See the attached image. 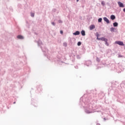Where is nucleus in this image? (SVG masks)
Here are the masks:
<instances>
[{"instance_id": "f257e3e1", "label": "nucleus", "mask_w": 125, "mask_h": 125, "mask_svg": "<svg viewBox=\"0 0 125 125\" xmlns=\"http://www.w3.org/2000/svg\"><path fill=\"white\" fill-rule=\"evenodd\" d=\"M97 96V92L96 89L90 90L87 94L80 98L79 105L80 107L84 108V112L85 114H89L95 112H100V111H94L93 106L91 104V101L95 100Z\"/></svg>"}, {"instance_id": "f03ea898", "label": "nucleus", "mask_w": 125, "mask_h": 125, "mask_svg": "<svg viewBox=\"0 0 125 125\" xmlns=\"http://www.w3.org/2000/svg\"><path fill=\"white\" fill-rule=\"evenodd\" d=\"M37 42L38 46H40L42 51L44 52V55H45V56H46V54H45V53H46V52L48 51V50L47 49V48H46V47H44V48H42V45H43V44H42V41H41L40 40H39Z\"/></svg>"}, {"instance_id": "7ed1b4c3", "label": "nucleus", "mask_w": 125, "mask_h": 125, "mask_svg": "<svg viewBox=\"0 0 125 125\" xmlns=\"http://www.w3.org/2000/svg\"><path fill=\"white\" fill-rule=\"evenodd\" d=\"M119 85H120V83H119V82L116 81L113 82L111 83V87H117Z\"/></svg>"}, {"instance_id": "20e7f679", "label": "nucleus", "mask_w": 125, "mask_h": 125, "mask_svg": "<svg viewBox=\"0 0 125 125\" xmlns=\"http://www.w3.org/2000/svg\"><path fill=\"white\" fill-rule=\"evenodd\" d=\"M115 43H116V44H119V45H121V46H125V44L122 41H116Z\"/></svg>"}, {"instance_id": "39448f33", "label": "nucleus", "mask_w": 125, "mask_h": 125, "mask_svg": "<svg viewBox=\"0 0 125 125\" xmlns=\"http://www.w3.org/2000/svg\"><path fill=\"white\" fill-rule=\"evenodd\" d=\"M84 64L86 65L87 67H89L91 65V61L90 60L85 61Z\"/></svg>"}, {"instance_id": "423d86ee", "label": "nucleus", "mask_w": 125, "mask_h": 125, "mask_svg": "<svg viewBox=\"0 0 125 125\" xmlns=\"http://www.w3.org/2000/svg\"><path fill=\"white\" fill-rule=\"evenodd\" d=\"M103 20L104 21V22H106V23H107V24H110V21L109 20V19H108V18H107V17H104Z\"/></svg>"}, {"instance_id": "0eeeda50", "label": "nucleus", "mask_w": 125, "mask_h": 125, "mask_svg": "<svg viewBox=\"0 0 125 125\" xmlns=\"http://www.w3.org/2000/svg\"><path fill=\"white\" fill-rule=\"evenodd\" d=\"M97 40L98 41H102V42H105L106 41L107 39V38H105L104 37H102V38H97Z\"/></svg>"}, {"instance_id": "6e6552de", "label": "nucleus", "mask_w": 125, "mask_h": 125, "mask_svg": "<svg viewBox=\"0 0 125 125\" xmlns=\"http://www.w3.org/2000/svg\"><path fill=\"white\" fill-rule=\"evenodd\" d=\"M85 53V49H84V47H83L82 49L80 51V54L82 55V54H84Z\"/></svg>"}, {"instance_id": "1a4fd4ad", "label": "nucleus", "mask_w": 125, "mask_h": 125, "mask_svg": "<svg viewBox=\"0 0 125 125\" xmlns=\"http://www.w3.org/2000/svg\"><path fill=\"white\" fill-rule=\"evenodd\" d=\"M118 4L119 7H125V5L124 4V3H123V2L121 1L118 2Z\"/></svg>"}, {"instance_id": "9d476101", "label": "nucleus", "mask_w": 125, "mask_h": 125, "mask_svg": "<svg viewBox=\"0 0 125 125\" xmlns=\"http://www.w3.org/2000/svg\"><path fill=\"white\" fill-rule=\"evenodd\" d=\"M17 39L18 40H24V37L21 35H19L17 36Z\"/></svg>"}, {"instance_id": "9b49d317", "label": "nucleus", "mask_w": 125, "mask_h": 125, "mask_svg": "<svg viewBox=\"0 0 125 125\" xmlns=\"http://www.w3.org/2000/svg\"><path fill=\"white\" fill-rule=\"evenodd\" d=\"M81 34V32L79 31H76L75 32L73 33L74 36H79Z\"/></svg>"}, {"instance_id": "f8f14e48", "label": "nucleus", "mask_w": 125, "mask_h": 125, "mask_svg": "<svg viewBox=\"0 0 125 125\" xmlns=\"http://www.w3.org/2000/svg\"><path fill=\"white\" fill-rule=\"evenodd\" d=\"M89 29H90V31H92V30H93V29H95V25L94 24H91L89 26Z\"/></svg>"}, {"instance_id": "ddd939ff", "label": "nucleus", "mask_w": 125, "mask_h": 125, "mask_svg": "<svg viewBox=\"0 0 125 125\" xmlns=\"http://www.w3.org/2000/svg\"><path fill=\"white\" fill-rule=\"evenodd\" d=\"M120 86L124 87L125 89V81H124L121 83H120Z\"/></svg>"}, {"instance_id": "4468645a", "label": "nucleus", "mask_w": 125, "mask_h": 125, "mask_svg": "<svg viewBox=\"0 0 125 125\" xmlns=\"http://www.w3.org/2000/svg\"><path fill=\"white\" fill-rule=\"evenodd\" d=\"M68 40H69V42L70 43H71V44H73V43H74V42H73V41H74V39H72L71 38H69L68 39Z\"/></svg>"}, {"instance_id": "2eb2a0df", "label": "nucleus", "mask_w": 125, "mask_h": 125, "mask_svg": "<svg viewBox=\"0 0 125 125\" xmlns=\"http://www.w3.org/2000/svg\"><path fill=\"white\" fill-rule=\"evenodd\" d=\"M81 34L82 36L84 37V36H85V31H84V30H82L81 32Z\"/></svg>"}, {"instance_id": "dca6fc26", "label": "nucleus", "mask_w": 125, "mask_h": 125, "mask_svg": "<svg viewBox=\"0 0 125 125\" xmlns=\"http://www.w3.org/2000/svg\"><path fill=\"white\" fill-rule=\"evenodd\" d=\"M115 31H116V28L115 27L110 28V32H111V33H115Z\"/></svg>"}, {"instance_id": "f3484780", "label": "nucleus", "mask_w": 125, "mask_h": 125, "mask_svg": "<svg viewBox=\"0 0 125 125\" xmlns=\"http://www.w3.org/2000/svg\"><path fill=\"white\" fill-rule=\"evenodd\" d=\"M110 19L111 20H115L116 19V16L114 15H112L110 16Z\"/></svg>"}, {"instance_id": "a211bd4d", "label": "nucleus", "mask_w": 125, "mask_h": 125, "mask_svg": "<svg viewBox=\"0 0 125 125\" xmlns=\"http://www.w3.org/2000/svg\"><path fill=\"white\" fill-rule=\"evenodd\" d=\"M112 70L113 71H115V70H117V66H116V65L115 64H112Z\"/></svg>"}, {"instance_id": "6ab92c4d", "label": "nucleus", "mask_w": 125, "mask_h": 125, "mask_svg": "<svg viewBox=\"0 0 125 125\" xmlns=\"http://www.w3.org/2000/svg\"><path fill=\"white\" fill-rule=\"evenodd\" d=\"M57 62V63L60 64V65H61V64H62V63H64V62H63V61H61V60H60V59L58 60Z\"/></svg>"}, {"instance_id": "aec40b11", "label": "nucleus", "mask_w": 125, "mask_h": 125, "mask_svg": "<svg viewBox=\"0 0 125 125\" xmlns=\"http://www.w3.org/2000/svg\"><path fill=\"white\" fill-rule=\"evenodd\" d=\"M113 27H118L119 26V23H118L116 21L113 22Z\"/></svg>"}, {"instance_id": "412c9836", "label": "nucleus", "mask_w": 125, "mask_h": 125, "mask_svg": "<svg viewBox=\"0 0 125 125\" xmlns=\"http://www.w3.org/2000/svg\"><path fill=\"white\" fill-rule=\"evenodd\" d=\"M34 100H35L34 99H32L31 100V104H32V105H33V106H34V107H37V105L35 104Z\"/></svg>"}, {"instance_id": "4be33fe9", "label": "nucleus", "mask_w": 125, "mask_h": 125, "mask_svg": "<svg viewBox=\"0 0 125 125\" xmlns=\"http://www.w3.org/2000/svg\"><path fill=\"white\" fill-rule=\"evenodd\" d=\"M104 42L105 45H106V46H109V43H108V39Z\"/></svg>"}, {"instance_id": "5701e85b", "label": "nucleus", "mask_w": 125, "mask_h": 125, "mask_svg": "<svg viewBox=\"0 0 125 125\" xmlns=\"http://www.w3.org/2000/svg\"><path fill=\"white\" fill-rule=\"evenodd\" d=\"M98 21L99 23H101L102 22V18H100L98 20Z\"/></svg>"}, {"instance_id": "b1692460", "label": "nucleus", "mask_w": 125, "mask_h": 125, "mask_svg": "<svg viewBox=\"0 0 125 125\" xmlns=\"http://www.w3.org/2000/svg\"><path fill=\"white\" fill-rule=\"evenodd\" d=\"M96 60L97 62H98L99 63V62H100L101 60L99 58L97 57Z\"/></svg>"}, {"instance_id": "393cba45", "label": "nucleus", "mask_w": 125, "mask_h": 125, "mask_svg": "<svg viewBox=\"0 0 125 125\" xmlns=\"http://www.w3.org/2000/svg\"><path fill=\"white\" fill-rule=\"evenodd\" d=\"M95 36H96V37H97V39H98V38H99V37L100 36L99 33L98 32H96Z\"/></svg>"}, {"instance_id": "a878e982", "label": "nucleus", "mask_w": 125, "mask_h": 125, "mask_svg": "<svg viewBox=\"0 0 125 125\" xmlns=\"http://www.w3.org/2000/svg\"><path fill=\"white\" fill-rule=\"evenodd\" d=\"M101 4H102L103 6H105V5H106V4H105V3H104V1H101Z\"/></svg>"}, {"instance_id": "bb28decb", "label": "nucleus", "mask_w": 125, "mask_h": 125, "mask_svg": "<svg viewBox=\"0 0 125 125\" xmlns=\"http://www.w3.org/2000/svg\"><path fill=\"white\" fill-rule=\"evenodd\" d=\"M81 44H82V42H78V43H77V45H78V46H81Z\"/></svg>"}, {"instance_id": "cd10ccee", "label": "nucleus", "mask_w": 125, "mask_h": 125, "mask_svg": "<svg viewBox=\"0 0 125 125\" xmlns=\"http://www.w3.org/2000/svg\"><path fill=\"white\" fill-rule=\"evenodd\" d=\"M31 17H35V13H31Z\"/></svg>"}, {"instance_id": "c85d7f7f", "label": "nucleus", "mask_w": 125, "mask_h": 125, "mask_svg": "<svg viewBox=\"0 0 125 125\" xmlns=\"http://www.w3.org/2000/svg\"><path fill=\"white\" fill-rule=\"evenodd\" d=\"M37 90H38V91H39L40 93H41V92H42V89H37Z\"/></svg>"}, {"instance_id": "c756f323", "label": "nucleus", "mask_w": 125, "mask_h": 125, "mask_svg": "<svg viewBox=\"0 0 125 125\" xmlns=\"http://www.w3.org/2000/svg\"><path fill=\"white\" fill-rule=\"evenodd\" d=\"M58 23H63V21H62L61 20H59L58 21Z\"/></svg>"}, {"instance_id": "7c9ffc66", "label": "nucleus", "mask_w": 125, "mask_h": 125, "mask_svg": "<svg viewBox=\"0 0 125 125\" xmlns=\"http://www.w3.org/2000/svg\"><path fill=\"white\" fill-rule=\"evenodd\" d=\"M63 46L66 47L67 46V43L66 42H64L63 43Z\"/></svg>"}, {"instance_id": "2f4dec72", "label": "nucleus", "mask_w": 125, "mask_h": 125, "mask_svg": "<svg viewBox=\"0 0 125 125\" xmlns=\"http://www.w3.org/2000/svg\"><path fill=\"white\" fill-rule=\"evenodd\" d=\"M51 24H52L53 26H55V22H51Z\"/></svg>"}, {"instance_id": "473e14b6", "label": "nucleus", "mask_w": 125, "mask_h": 125, "mask_svg": "<svg viewBox=\"0 0 125 125\" xmlns=\"http://www.w3.org/2000/svg\"><path fill=\"white\" fill-rule=\"evenodd\" d=\"M26 23H27L26 26L27 28H30V26H29V23H28V21H26Z\"/></svg>"}, {"instance_id": "72a5a7b5", "label": "nucleus", "mask_w": 125, "mask_h": 125, "mask_svg": "<svg viewBox=\"0 0 125 125\" xmlns=\"http://www.w3.org/2000/svg\"><path fill=\"white\" fill-rule=\"evenodd\" d=\"M100 95H101V94H99V97L100 98H101V99L102 98H103V96H102V97H100Z\"/></svg>"}, {"instance_id": "f704fd0d", "label": "nucleus", "mask_w": 125, "mask_h": 125, "mask_svg": "<svg viewBox=\"0 0 125 125\" xmlns=\"http://www.w3.org/2000/svg\"><path fill=\"white\" fill-rule=\"evenodd\" d=\"M53 12H56V9H53Z\"/></svg>"}, {"instance_id": "c9c22d12", "label": "nucleus", "mask_w": 125, "mask_h": 125, "mask_svg": "<svg viewBox=\"0 0 125 125\" xmlns=\"http://www.w3.org/2000/svg\"><path fill=\"white\" fill-rule=\"evenodd\" d=\"M77 58L78 59H80V56L79 55H77Z\"/></svg>"}, {"instance_id": "e433bc0d", "label": "nucleus", "mask_w": 125, "mask_h": 125, "mask_svg": "<svg viewBox=\"0 0 125 125\" xmlns=\"http://www.w3.org/2000/svg\"><path fill=\"white\" fill-rule=\"evenodd\" d=\"M75 69H78L79 68V66H78L77 65L75 66Z\"/></svg>"}, {"instance_id": "4c0bfd02", "label": "nucleus", "mask_w": 125, "mask_h": 125, "mask_svg": "<svg viewBox=\"0 0 125 125\" xmlns=\"http://www.w3.org/2000/svg\"><path fill=\"white\" fill-rule=\"evenodd\" d=\"M102 65H104V66H105L106 65V63L105 62L102 63Z\"/></svg>"}, {"instance_id": "58836bf2", "label": "nucleus", "mask_w": 125, "mask_h": 125, "mask_svg": "<svg viewBox=\"0 0 125 125\" xmlns=\"http://www.w3.org/2000/svg\"><path fill=\"white\" fill-rule=\"evenodd\" d=\"M60 34H63V31L62 30L60 31Z\"/></svg>"}, {"instance_id": "ea45409f", "label": "nucleus", "mask_w": 125, "mask_h": 125, "mask_svg": "<svg viewBox=\"0 0 125 125\" xmlns=\"http://www.w3.org/2000/svg\"><path fill=\"white\" fill-rule=\"evenodd\" d=\"M100 52H102V53H103V51L102 50V49H100Z\"/></svg>"}, {"instance_id": "a19ab883", "label": "nucleus", "mask_w": 125, "mask_h": 125, "mask_svg": "<svg viewBox=\"0 0 125 125\" xmlns=\"http://www.w3.org/2000/svg\"><path fill=\"white\" fill-rule=\"evenodd\" d=\"M34 102H35L36 105H37V103H38V102L37 101H34Z\"/></svg>"}, {"instance_id": "79ce46f5", "label": "nucleus", "mask_w": 125, "mask_h": 125, "mask_svg": "<svg viewBox=\"0 0 125 125\" xmlns=\"http://www.w3.org/2000/svg\"><path fill=\"white\" fill-rule=\"evenodd\" d=\"M72 62H75V59H73L72 60Z\"/></svg>"}, {"instance_id": "37998d69", "label": "nucleus", "mask_w": 125, "mask_h": 125, "mask_svg": "<svg viewBox=\"0 0 125 125\" xmlns=\"http://www.w3.org/2000/svg\"><path fill=\"white\" fill-rule=\"evenodd\" d=\"M123 11H124V12H125V8L124 9H123Z\"/></svg>"}, {"instance_id": "c03bdc74", "label": "nucleus", "mask_w": 125, "mask_h": 125, "mask_svg": "<svg viewBox=\"0 0 125 125\" xmlns=\"http://www.w3.org/2000/svg\"><path fill=\"white\" fill-rule=\"evenodd\" d=\"M97 125H100V124L97 123Z\"/></svg>"}, {"instance_id": "a18cd8bd", "label": "nucleus", "mask_w": 125, "mask_h": 125, "mask_svg": "<svg viewBox=\"0 0 125 125\" xmlns=\"http://www.w3.org/2000/svg\"><path fill=\"white\" fill-rule=\"evenodd\" d=\"M79 0H76L77 2H78V1H79Z\"/></svg>"}, {"instance_id": "49530a36", "label": "nucleus", "mask_w": 125, "mask_h": 125, "mask_svg": "<svg viewBox=\"0 0 125 125\" xmlns=\"http://www.w3.org/2000/svg\"><path fill=\"white\" fill-rule=\"evenodd\" d=\"M16 103V102H14V103H13V104H15Z\"/></svg>"}, {"instance_id": "de8ad7c7", "label": "nucleus", "mask_w": 125, "mask_h": 125, "mask_svg": "<svg viewBox=\"0 0 125 125\" xmlns=\"http://www.w3.org/2000/svg\"><path fill=\"white\" fill-rule=\"evenodd\" d=\"M111 89H108V90H111Z\"/></svg>"}, {"instance_id": "09e8293b", "label": "nucleus", "mask_w": 125, "mask_h": 125, "mask_svg": "<svg viewBox=\"0 0 125 125\" xmlns=\"http://www.w3.org/2000/svg\"><path fill=\"white\" fill-rule=\"evenodd\" d=\"M119 57H122V56L119 55Z\"/></svg>"}, {"instance_id": "8fccbe9b", "label": "nucleus", "mask_w": 125, "mask_h": 125, "mask_svg": "<svg viewBox=\"0 0 125 125\" xmlns=\"http://www.w3.org/2000/svg\"><path fill=\"white\" fill-rule=\"evenodd\" d=\"M117 101H118V102H120V101H119V100H117Z\"/></svg>"}, {"instance_id": "3c124183", "label": "nucleus", "mask_w": 125, "mask_h": 125, "mask_svg": "<svg viewBox=\"0 0 125 125\" xmlns=\"http://www.w3.org/2000/svg\"><path fill=\"white\" fill-rule=\"evenodd\" d=\"M18 5L19 6V5H21V4H18Z\"/></svg>"}, {"instance_id": "603ef678", "label": "nucleus", "mask_w": 125, "mask_h": 125, "mask_svg": "<svg viewBox=\"0 0 125 125\" xmlns=\"http://www.w3.org/2000/svg\"><path fill=\"white\" fill-rule=\"evenodd\" d=\"M104 120H106V118H104Z\"/></svg>"}, {"instance_id": "864d4df0", "label": "nucleus", "mask_w": 125, "mask_h": 125, "mask_svg": "<svg viewBox=\"0 0 125 125\" xmlns=\"http://www.w3.org/2000/svg\"><path fill=\"white\" fill-rule=\"evenodd\" d=\"M66 64H69V63H66Z\"/></svg>"}]
</instances>
